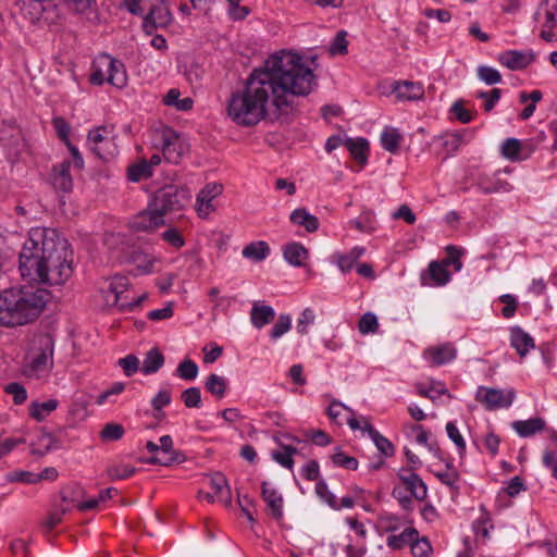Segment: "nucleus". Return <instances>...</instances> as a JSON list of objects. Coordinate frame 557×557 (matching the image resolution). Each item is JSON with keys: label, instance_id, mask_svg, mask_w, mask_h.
I'll list each match as a JSON object with an SVG mask.
<instances>
[{"label": "nucleus", "instance_id": "1", "mask_svg": "<svg viewBox=\"0 0 557 557\" xmlns=\"http://www.w3.org/2000/svg\"><path fill=\"white\" fill-rule=\"evenodd\" d=\"M317 86V76L302 55L280 50L250 73L243 90L231 96L227 113L236 124L253 126L268 115L271 107L278 111L288 109L295 98L307 97Z\"/></svg>", "mask_w": 557, "mask_h": 557}, {"label": "nucleus", "instance_id": "2", "mask_svg": "<svg viewBox=\"0 0 557 557\" xmlns=\"http://www.w3.org/2000/svg\"><path fill=\"white\" fill-rule=\"evenodd\" d=\"M18 261L21 275L34 282L61 285L73 273L70 245L53 228H32Z\"/></svg>", "mask_w": 557, "mask_h": 557}, {"label": "nucleus", "instance_id": "3", "mask_svg": "<svg viewBox=\"0 0 557 557\" xmlns=\"http://www.w3.org/2000/svg\"><path fill=\"white\" fill-rule=\"evenodd\" d=\"M50 299L45 288L18 287L0 292V325L14 327L35 321Z\"/></svg>", "mask_w": 557, "mask_h": 557}, {"label": "nucleus", "instance_id": "4", "mask_svg": "<svg viewBox=\"0 0 557 557\" xmlns=\"http://www.w3.org/2000/svg\"><path fill=\"white\" fill-rule=\"evenodd\" d=\"M54 339L50 334L34 337L29 361L24 366L23 373L30 379H42L53 368Z\"/></svg>", "mask_w": 557, "mask_h": 557}, {"label": "nucleus", "instance_id": "5", "mask_svg": "<svg viewBox=\"0 0 557 557\" xmlns=\"http://www.w3.org/2000/svg\"><path fill=\"white\" fill-rule=\"evenodd\" d=\"M127 75L124 64L104 53L97 57L92 63L90 83L102 85L108 82L114 87L122 88L126 85Z\"/></svg>", "mask_w": 557, "mask_h": 557}, {"label": "nucleus", "instance_id": "6", "mask_svg": "<svg viewBox=\"0 0 557 557\" xmlns=\"http://www.w3.org/2000/svg\"><path fill=\"white\" fill-rule=\"evenodd\" d=\"M113 125L96 126L88 131L86 145L102 161H111L119 154Z\"/></svg>", "mask_w": 557, "mask_h": 557}, {"label": "nucleus", "instance_id": "7", "mask_svg": "<svg viewBox=\"0 0 557 557\" xmlns=\"http://www.w3.org/2000/svg\"><path fill=\"white\" fill-rule=\"evenodd\" d=\"M128 286L129 281L123 275H114L106 281L104 285L101 287V294L103 295L106 305L117 307L121 311H132L134 308L139 307L146 299V294L132 301H122V295L127 292Z\"/></svg>", "mask_w": 557, "mask_h": 557}, {"label": "nucleus", "instance_id": "8", "mask_svg": "<svg viewBox=\"0 0 557 557\" xmlns=\"http://www.w3.org/2000/svg\"><path fill=\"white\" fill-rule=\"evenodd\" d=\"M191 199V194L188 188L168 185L157 190L151 201L154 208L165 215L169 212L180 211L185 209Z\"/></svg>", "mask_w": 557, "mask_h": 557}, {"label": "nucleus", "instance_id": "9", "mask_svg": "<svg viewBox=\"0 0 557 557\" xmlns=\"http://www.w3.org/2000/svg\"><path fill=\"white\" fill-rule=\"evenodd\" d=\"M545 139L544 132H539L534 137L525 140L507 138L502 143L500 153L507 160L520 162L529 159Z\"/></svg>", "mask_w": 557, "mask_h": 557}, {"label": "nucleus", "instance_id": "10", "mask_svg": "<svg viewBox=\"0 0 557 557\" xmlns=\"http://www.w3.org/2000/svg\"><path fill=\"white\" fill-rule=\"evenodd\" d=\"M533 18L541 27L540 37L547 42L555 41L556 35L553 30L557 27V0H542Z\"/></svg>", "mask_w": 557, "mask_h": 557}, {"label": "nucleus", "instance_id": "11", "mask_svg": "<svg viewBox=\"0 0 557 557\" xmlns=\"http://www.w3.org/2000/svg\"><path fill=\"white\" fill-rule=\"evenodd\" d=\"M161 140L162 154L169 163H180L182 158L189 150L188 144L171 128H166L162 132Z\"/></svg>", "mask_w": 557, "mask_h": 557}, {"label": "nucleus", "instance_id": "12", "mask_svg": "<svg viewBox=\"0 0 557 557\" xmlns=\"http://www.w3.org/2000/svg\"><path fill=\"white\" fill-rule=\"evenodd\" d=\"M515 398L513 391H503L498 388H490L480 386L475 393V399L482 404L487 410H497L511 406Z\"/></svg>", "mask_w": 557, "mask_h": 557}, {"label": "nucleus", "instance_id": "13", "mask_svg": "<svg viewBox=\"0 0 557 557\" xmlns=\"http://www.w3.org/2000/svg\"><path fill=\"white\" fill-rule=\"evenodd\" d=\"M129 225L135 232H153L164 225V215L150 200L147 208L131 220Z\"/></svg>", "mask_w": 557, "mask_h": 557}, {"label": "nucleus", "instance_id": "14", "mask_svg": "<svg viewBox=\"0 0 557 557\" xmlns=\"http://www.w3.org/2000/svg\"><path fill=\"white\" fill-rule=\"evenodd\" d=\"M223 191V186L218 183L207 184L197 195L195 209L201 219L208 218L214 210L212 201Z\"/></svg>", "mask_w": 557, "mask_h": 557}, {"label": "nucleus", "instance_id": "15", "mask_svg": "<svg viewBox=\"0 0 557 557\" xmlns=\"http://www.w3.org/2000/svg\"><path fill=\"white\" fill-rule=\"evenodd\" d=\"M172 21L173 16L170 9L164 3H161L153 7L146 15L143 29L147 35H152L157 28H164L169 26Z\"/></svg>", "mask_w": 557, "mask_h": 557}, {"label": "nucleus", "instance_id": "16", "mask_svg": "<svg viewBox=\"0 0 557 557\" xmlns=\"http://www.w3.org/2000/svg\"><path fill=\"white\" fill-rule=\"evenodd\" d=\"M457 357V349L453 343L430 346L423 351V358L432 367H441L451 362Z\"/></svg>", "mask_w": 557, "mask_h": 557}, {"label": "nucleus", "instance_id": "17", "mask_svg": "<svg viewBox=\"0 0 557 557\" xmlns=\"http://www.w3.org/2000/svg\"><path fill=\"white\" fill-rule=\"evenodd\" d=\"M532 50H507L498 54L497 61L511 71H521L527 69L534 61Z\"/></svg>", "mask_w": 557, "mask_h": 557}, {"label": "nucleus", "instance_id": "18", "mask_svg": "<svg viewBox=\"0 0 557 557\" xmlns=\"http://www.w3.org/2000/svg\"><path fill=\"white\" fill-rule=\"evenodd\" d=\"M398 476L405 488L409 491L411 496H413L416 499L423 500L426 497V485L417 473L408 469H403Z\"/></svg>", "mask_w": 557, "mask_h": 557}, {"label": "nucleus", "instance_id": "19", "mask_svg": "<svg viewBox=\"0 0 557 557\" xmlns=\"http://www.w3.org/2000/svg\"><path fill=\"white\" fill-rule=\"evenodd\" d=\"M72 162L66 160L55 165L52 170L50 180L54 189L62 193H70L73 188V180L70 174Z\"/></svg>", "mask_w": 557, "mask_h": 557}, {"label": "nucleus", "instance_id": "20", "mask_svg": "<svg viewBox=\"0 0 557 557\" xmlns=\"http://www.w3.org/2000/svg\"><path fill=\"white\" fill-rule=\"evenodd\" d=\"M161 456L150 457L147 462L152 465L170 466L173 462L181 461V454L173 449V441L170 435H163L159 438Z\"/></svg>", "mask_w": 557, "mask_h": 557}, {"label": "nucleus", "instance_id": "21", "mask_svg": "<svg viewBox=\"0 0 557 557\" xmlns=\"http://www.w3.org/2000/svg\"><path fill=\"white\" fill-rule=\"evenodd\" d=\"M510 345L521 358L535 347L533 337L520 326L510 329Z\"/></svg>", "mask_w": 557, "mask_h": 557}, {"label": "nucleus", "instance_id": "22", "mask_svg": "<svg viewBox=\"0 0 557 557\" xmlns=\"http://www.w3.org/2000/svg\"><path fill=\"white\" fill-rule=\"evenodd\" d=\"M208 485L213 491V494L215 495L219 502L223 503L225 506L231 505V487L227 483L226 478L222 473L215 472L208 476Z\"/></svg>", "mask_w": 557, "mask_h": 557}, {"label": "nucleus", "instance_id": "23", "mask_svg": "<svg viewBox=\"0 0 557 557\" xmlns=\"http://www.w3.org/2000/svg\"><path fill=\"white\" fill-rule=\"evenodd\" d=\"M478 186L484 194L508 193L512 189L511 185L499 178L497 173L492 175L481 174L478 177Z\"/></svg>", "mask_w": 557, "mask_h": 557}, {"label": "nucleus", "instance_id": "24", "mask_svg": "<svg viewBox=\"0 0 557 557\" xmlns=\"http://www.w3.org/2000/svg\"><path fill=\"white\" fill-rule=\"evenodd\" d=\"M81 490L75 485H67L60 490L58 498H54L52 505L58 509H63L64 515L77 507Z\"/></svg>", "mask_w": 557, "mask_h": 557}, {"label": "nucleus", "instance_id": "25", "mask_svg": "<svg viewBox=\"0 0 557 557\" xmlns=\"http://www.w3.org/2000/svg\"><path fill=\"white\" fill-rule=\"evenodd\" d=\"M283 256L287 263L293 267H304L309 258V251L299 243H288L283 248Z\"/></svg>", "mask_w": 557, "mask_h": 557}, {"label": "nucleus", "instance_id": "26", "mask_svg": "<svg viewBox=\"0 0 557 557\" xmlns=\"http://www.w3.org/2000/svg\"><path fill=\"white\" fill-rule=\"evenodd\" d=\"M262 497L274 519L280 520L283 517V497L272 488L268 482L262 483Z\"/></svg>", "mask_w": 557, "mask_h": 557}, {"label": "nucleus", "instance_id": "27", "mask_svg": "<svg viewBox=\"0 0 557 557\" xmlns=\"http://www.w3.org/2000/svg\"><path fill=\"white\" fill-rule=\"evenodd\" d=\"M363 432L368 433L383 456L391 457L394 455L395 449L391 441L383 436L377 430H375L366 418H363Z\"/></svg>", "mask_w": 557, "mask_h": 557}, {"label": "nucleus", "instance_id": "28", "mask_svg": "<svg viewBox=\"0 0 557 557\" xmlns=\"http://www.w3.org/2000/svg\"><path fill=\"white\" fill-rule=\"evenodd\" d=\"M511 428L519 436L529 437L544 430L545 421L540 417L528 420H517L511 423Z\"/></svg>", "mask_w": 557, "mask_h": 557}, {"label": "nucleus", "instance_id": "29", "mask_svg": "<svg viewBox=\"0 0 557 557\" xmlns=\"http://www.w3.org/2000/svg\"><path fill=\"white\" fill-rule=\"evenodd\" d=\"M275 317V311L271 306L253 302L250 311V321L256 329H262L269 324Z\"/></svg>", "mask_w": 557, "mask_h": 557}, {"label": "nucleus", "instance_id": "30", "mask_svg": "<svg viewBox=\"0 0 557 557\" xmlns=\"http://www.w3.org/2000/svg\"><path fill=\"white\" fill-rule=\"evenodd\" d=\"M366 249L361 246H356L346 253L334 255L337 267L343 273L350 272L357 261L364 255Z\"/></svg>", "mask_w": 557, "mask_h": 557}, {"label": "nucleus", "instance_id": "31", "mask_svg": "<svg viewBox=\"0 0 557 557\" xmlns=\"http://www.w3.org/2000/svg\"><path fill=\"white\" fill-rule=\"evenodd\" d=\"M394 92L400 100H417L423 96V87L420 83L405 81L397 83Z\"/></svg>", "mask_w": 557, "mask_h": 557}, {"label": "nucleus", "instance_id": "32", "mask_svg": "<svg viewBox=\"0 0 557 557\" xmlns=\"http://www.w3.org/2000/svg\"><path fill=\"white\" fill-rule=\"evenodd\" d=\"M290 221L296 225L304 226L310 233L315 232L320 225L318 218L304 208L294 210L290 214Z\"/></svg>", "mask_w": 557, "mask_h": 557}, {"label": "nucleus", "instance_id": "33", "mask_svg": "<svg viewBox=\"0 0 557 557\" xmlns=\"http://www.w3.org/2000/svg\"><path fill=\"white\" fill-rule=\"evenodd\" d=\"M270 246L263 240L253 242L245 246L243 249V257L255 262H261L270 255Z\"/></svg>", "mask_w": 557, "mask_h": 557}, {"label": "nucleus", "instance_id": "34", "mask_svg": "<svg viewBox=\"0 0 557 557\" xmlns=\"http://www.w3.org/2000/svg\"><path fill=\"white\" fill-rule=\"evenodd\" d=\"M416 388L418 395L429 398L432 401H436L443 395H447L449 398L451 397L442 382L432 381L429 386L419 383Z\"/></svg>", "mask_w": 557, "mask_h": 557}, {"label": "nucleus", "instance_id": "35", "mask_svg": "<svg viewBox=\"0 0 557 557\" xmlns=\"http://www.w3.org/2000/svg\"><path fill=\"white\" fill-rule=\"evenodd\" d=\"M164 364V357L158 348L150 349L143 361L141 372L146 375L158 372Z\"/></svg>", "mask_w": 557, "mask_h": 557}, {"label": "nucleus", "instance_id": "36", "mask_svg": "<svg viewBox=\"0 0 557 557\" xmlns=\"http://www.w3.org/2000/svg\"><path fill=\"white\" fill-rule=\"evenodd\" d=\"M418 536V531L414 528H407L400 534L389 535L386 544L389 548L397 550L407 545L411 546L412 541Z\"/></svg>", "mask_w": 557, "mask_h": 557}, {"label": "nucleus", "instance_id": "37", "mask_svg": "<svg viewBox=\"0 0 557 557\" xmlns=\"http://www.w3.org/2000/svg\"><path fill=\"white\" fill-rule=\"evenodd\" d=\"M58 405L59 403L57 399H49L42 403L33 401L29 407V414L38 422L44 421L52 411L57 409Z\"/></svg>", "mask_w": 557, "mask_h": 557}, {"label": "nucleus", "instance_id": "38", "mask_svg": "<svg viewBox=\"0 0 557 557\" xmlns=\"http://www.w3.org/2000/svg\"><path fill=\"white\" fill-rule=\"evenodd\" d=\"M345 146L350 154L361 164L367 162L369 150V143L364 138L347 139Z\"/></svg>", "mask_w": 557, "mask_h": 557}, {"label": "nucleus", "instance_id": "39", "mask_svg": "<svg viewBox=\"0 0 557 557\" xmlns=\"http://www.w3.org/2000/svg\"><path fill=\"white\" fill-rule=\"evenodd\" d=\"M401 139L403 135L395 127H386L381 134V145L383 149L392 153L398 150Z\"/></svg>", "mask_w": 557, "mask_h": 557}, {"label": "nucleus", "instance_id": "40", "mask_svg": "<svg viewBox=\"0 0 557 557\" xmlns=\"http://www.w3.org/2000/svg\"><path fill=\"white\" fill-rule=\"evenodd\" d=\"M205 387L214 397L221 399L225 396L227 380L224 376L211 373L205 382Z\"/></svg>", "mask_w": 557, "mask_h": 557}, {"label": "nucleus", "instance_id": "41", "mask_svg": "<svg viewBox=\"0 0 557 557\" xmlns=\"http://www.w3.org/2000/svg\"><path fill=\"white\" fill-rule=\"evenodd\" d=\"M429 276L432 280L431 285L442 286L450 281V273L445 264L437 261H432L429 264Z\"/></svg>", "mask_w": 557, "mask_h": 557}, {"label": "nucleus", "instance_id": "42", "mask_svg": "<svg viewBox=\"0 0 557 557\" xmlns=\"http://www.w3.org/2000/svg\"><path fill=\"white\" fill-rule=\"evenodd\" d=\"M181 92L178 89L172 88L168 91L165 95L163 102L166 106H173L177 110L181 111H187L193 108L194 101L191 98L186 97L183 99H180Z\"/></svg>", "mask_w": 557, "mask_h": 557}, {"label": "nucleus", "instance_id": "43", "mask_svg": "<svg viewBox=\"0 0 557 557\" xmlns=\"http://www.w3.org/2000/svg\"><path fill=\"white\" fill-rule=\"evenodd\" d=\"M117 494L115 487H108L99 493L97 497L90 498L86 502L77 503V508L81 511H87L97 508L101 503L107 502Z\"/></svg>", "mask_w": 557, "mask_h": 557}, {"label": "nucleus", "instance_id": "44", "mask_svg": "<svg viewBox=\"0 0 557 557\" xmlns=\"http://www.w3.org/2000/svg\"><path fill=\"white\" fill-rule=\"evenodd\" d=\"M152 174L151 165L145 159L132 164L127 170V177L132 182H139L152 176Z\"/></svg>", "mask_w": 557, "mask_h": 557}, {"label": "nucleus", "instance_id": "45", "mask_svg": "<svg viewBox=\"0 0 557 557\" xmlns=\"http://www.w3.org/2000/svg\"><path fill=\"white\" fill-rule=\"evenodd\" d=\"M134 272L137 275L149 274L153 271L154 258L152 256L137 252L133 257Z\"/></svg>", "mask_w": 557, "mask_h": 557}, {"label": "nucleus", "instance_id": "46", "mask_svg": "<svg viewBox=\"0 0 557 557\" xmlns=\"http://www.w3.org/2000/svg\"><path fill=\"white\" fill-rule=\"evenodd\" d=\"M282 450L273 451L272 458L282 467L292 470L294 467L293 456L298 453L297 448L290 445H281Z\"/></svg>", "mask_w": 557, "mask_h": 557}, {"label": "nucleus", "instance_id": "47", "mask_svg": "<svg viewBox=\"0 0 557 557\" xmlns=\"http://www.w3.org/2000/svg\"><path fill=\"white\" fill-rule=\"evenodd\" d=\"M64 510L58 509L53 505L46 516V518L40 522V528L45 534L50 533L57 525H59L64 517Z\"/></svg>", "mask_w": 557, "mask_h": 557}, {"label": "nucleus", "instance_id": "48", "mask_svg": "<svg viewBox=\"0 0 557 557\" xmlns=\"http://www.w3.org/2000/svg\"><path fill=\"white\" fill-rule=\"evenodd\" d=\"M349 226L356 228L361 233L371 234L377 228V223L371 213H366L360 219L350 220Z\"/></svg>", "mask_w": 557, "mask_h": 557}, {"label": "nucleus", "instance_id": "49", "mask_svg": "<svg viewBox=\"0 0 557 557\" xmlns=\"http://www.w3.org/2000/svg\"><path fill=\"white\" fill-rule=\"evenodd\" d=\"M136 469L131 465L115 463L107 468V475L110 480H126L133 476Z\"/></svg>", "mask_w": 557, "mask_h": 557}, {"label": "nucleus", "instance_id": "50", "mask_svg": "<svg viewBox=\"0 0 557 557\" xmlns=\"http://www.w3.org/2000/svg\"><path fill=\"white\" fill-rule=\"evenodd\" d=\"M446 433L449 440L456 445L458 454L462 458L466 454V441L457 428L456 422L449 421L446 423Z\"/></svg>", "mask_w": 557, "mask_h": 557}, {"label": "nucleus", "instance_id": "51", "mask_svg": "<svg viewBox=\"0 0 557 557\" xmlns=\"http://www.w3.org/2000/svg\"><path fill=\"white\" fill-rule=\"evenodd\" d=\"M478 99L483 100V109L485 112H491L502 97V89L493 88L488 91L479 90L475 94Z\"/></svg>", "mask_w": 557, "mask_h": 557}, {"label": "nucleus", "instance_id": "52", "mask_svg": "<svg viewBox=\"0 0 557 557\" xmlns=\"http://www.w3.org/2000/svg\"><path fill=\"white\" fill-rule=\"evenodd\" d=\"M476 76L486 85H496L502 82L499 71L488 65H479L476 67Z\"/></svg>", "mask_w": 557, "mask_h": 557}, {"label": "nucleus", "instance_id": "53", "mask_svg": "<svg viewBox=\"0 0 557 557\" xmlns=\"http://www.w3.org/2000/svg\"><path fill=\"white\" fill-rule=\"evenodd\" d=\"M198 372L197 363L190 359L183 360L176 368V375L185 381H194Z\"/></svg>", "mask_w": 557, "mask_h": 557}, {"label": "nucleus", "instance_id": "54", "mask_svg": "<svg viewBox=\"0 0 557 557\" xmlns=\"http://www.w3.org/2000/svg\"><path fill=\"white\" fill-rule=\"evenodd\" d=\"M292 327V318L289 314H281L277 322L270 331V337L273 341L281 338Z\"/></svg>", "mask_w": 557, "mask_h": 557}, {"label": "nucleus", "instance_id": "55", "mask_svg": "<svg viewBox=\"0 0 557 557\" xmlns=\"http://www.w3.org/2000/svg\"><path fill=\"white\" fill-rule=\"evenodd\" d=\"M435 475L443 484L449 486L450 488H457L459 473L450 462L447 463L445 471L436 472Z\"/></svg>", "mask_w": 557, "mask_h": 557}, {"label": "nucleus", "instance_id": "56", "mask_svg": "<svg viewBox=\"0 0 557 557\" xmlns=\"http://www.w3.org/2000/svg\"><path fill=\"white\" fill-rule=\"evenodd\" d=\"M317 495L326 503L331 508L338 507V500L335 495L329 490L325 481L320 480L315 485Z\"/></svg>", "mask_w": 557, "mask_h": 557}, {"label": "nucleus", "instance_id": "57", "mask_svg": "<svg viewBox=\"0 0 557 557\" xmlns=\"http://www.w3.org/2000/svg\"><path fill=\"white\" fill-rule=\"evenodd\" d=\"M182 401L187 408L201 406V392L199 387H189L182 393Z\"/></svg>", "mask_w": 557, "mask_h": 557}, {"label": "nucleus", "instance_id": "58", "mask_svg": "<svg viewBox=\"0 0 557 557\" xmlns=\"http://www.w3.org/2000/svg\"><path fill=\"white\" fill-rule=\"evenodd\" d=\"M332 461L335 466L348 470H357L358 468V460L354 457L347 456L341 449L332 455Z\"/></svg>", "mask_w": 557, "mask_h": 557}, {"label": "nucleus", "instance_id": "59", "mask_svg": "<svg viewBox=\"0 0 557 557\" xmlns=\"http://www.w3.org/2000/svg\"><path fill=\"white\" fill-rule=\"evenodd\" d=\"M4 391L7 394L13 396V400H14L15 405H22L27 399V391L20 383H16V382L9 383L4 387Z\"/></svg>", "mask_w": 557, "mask_h": 557}, {"label": "nucleus", "instance_id": "60", "mask_svg": "<svg viewBox=\"0 0 557 557\" xmlns=\"http://www.w3.org/2000/svg\"><path fill=\"white\" fill-rule=\"evenodd\" d=\"M315 314L311 308H306L297 320V332L301 335L308 333V327L314 323Z\"/></svg>", "mask_w": 557, "mask_h": 557}, {"label": "nucleus", "instance_id": "61", "mask_svg": "<svg viewBox=\"0 0 557 557\" xmlns=\"http://www.w3.org/2000/svg\"><path fill=\"white\" fill-rule=\"evenodd\" d=\"M461 255H462L461 250H459L455 246H448L447 247V257L442 261V263L445 264L446 268H448L449 265H453L454 270L456 272H458L462 268V262L460 261Z\"/></svg>", "mask_w": 557, "mask_h": 557}, {"label": "nucleus", "instance_id": "62", "mask_svg": "<svg viewBox=\"0 0 557 557\" xmlns=\"http://www.w3.org/2000/svg\"><path fill=\"white\" fill-rule=\"evenodd\" d=\"M432 552L430 542L423 537L419 539V535L411 543V553L414 557H428Z\"/></svg>", "mask_w": 557, "mask_h": 557}, {"label": "nucleus", "instance_id": "63", "mask_svg": "<svg viewBox=\"0 0 557 557\" xmlns=\"http://www.w3.org/2000/svg\"><path fill=\"white\" fill-rule=\"evenodd\" d=\"M379 326L377 318L375 314L368 312L364 313L359 321V331L362 334L374 333Z\"/></svg>", "mask_w": 557, "mask_h": 557}, {"label": "nucleus", "instance_id": "64", "mask_svg": "<svg viewBox=\"0 0 557 557\" xmlns=\"http://www.w3.org/2000/svg\"><path fill=\"white\" fill-rule=\"evenodd\" d=\"M124 434V428L121 424L108 423L102 429L100 435L103 441H117Z\"/></svg>", "mask_w": 557, "mask_h": 557}]
</instances>
